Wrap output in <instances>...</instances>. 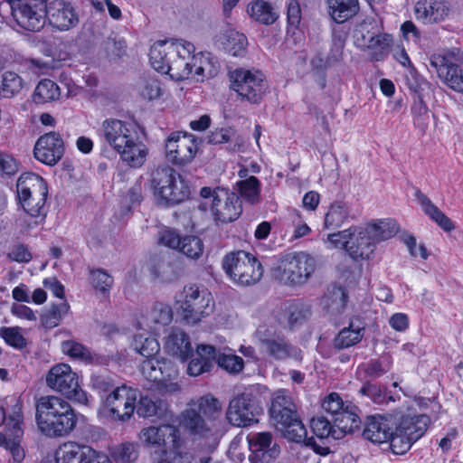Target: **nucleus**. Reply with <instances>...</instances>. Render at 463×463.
<instances>
[{
    "label": "nucleus",
    "mask_w": 463,
    "mask_h": 463,
    "mask_svg": "<svg viewBox=\"0 0 463 463\" xmlns=\"http://www.w3.org/2000/svg\"><path fill=\"white\" fill-rule=\"evenodd\" d=\"M99 137L120 156L128 165L141 167L147 156V148L138 134V126L132 121L109 118L102 122Z\"/></svg>",
    "instance_id": "nucleus-1"
},
{
    "label": "nucleus",
    "mask_w": 463,
    "mask_h": 463,
    "mask_svg": "<svg viewBox=\"0 0 463 463\" xmlns=\"http://www.w3.org/2000/svg\"><path fill=\"white\" fill-rule=\"evenodd\" d=\"M222 405L218 399L205 395L189 404L181 412L179 426L194 440H204L208 447L217 443L216 419L221 415Z\"/></svg>",
    "instance_id": "nucleus-2"
},
{
    "label": "nucleus",
    "mask_w": 463,
    "mask_h": 463,
    "mask_svg": "<svg viewBox=\"0 0 463 463\" xmlns=\"http://www.w3.org/2000/svg\"><path fill=\"white\" fill-rule=\"evenodd\" d=\"M35 419L41 432L51 438L67 436L77 425V416L71 405L55 395L38 399Z\"/></svg>",
    "instance_id": "nucleus-3"
},
{
    "label": "nucleus",
    "mask_w": 463,
    "mask_h": 463,
    "mask_svg": "<svg viewBox=\"0 0 463 463\" xmlns=\"http://www.w3.org/2000/svg\"><path fill=\"white\" fill-rule=\"evenodd\" d=\"M150 185L156 203L163 207L178 205L190 196L188 184L169 165L158 166L152 171Z\"/></svg>",
    "instance_id": "nucleus-4"
},
{
    "label": "nucleus",
    "mask_w": 463,
    "mask_h": 463,
    "mask_svg": "<svg viewBox=\"0 0 463 463\" xmlns=\"http://www.w3.org/2000/svg\"><path fill=\"white\" fill-rule=\"evenodd\" d=\"M16 191L24 212L35 218L34 223L38 225L47 214L45 203L48 187L46 182L38 175L24 174L17 180Z\"/></svg>",
    "instance_id": "nucleus-5"
},
{
    "label": "nucleus",
    "mask_w": 463,
    "mask_h": 463,
    "mask_svg": "<svg viewBox=\"0 0 463 463\" xmlns=\"http://www.w3.org/2000/svg\"><path fill=\"white\" fill-rule=\"evenodd\" d=\"M176 303L182 319L192 326L211 316L214 310L212 293L204 286L198 284L184 286Z\"/></svg>",
    "instance_id": "nucleus-6"
},
{
    "label": "nucleus",
    "mask_w": 463,
    "mask_h": 463,
    "mask_svg": "<svg viewBox=\"0 0 463 463\" xmlns=\"http://www.w3.org/2000/svg\"><path fill=\"white\" fill-rule=\"evenodd\" d=\"M14 401L15 403L8 416L5 415L4 409H0V415L3 417L0 446L9 452L12 457V463H23L25 458V450L21 445L24 435L22 404L18 400L14 399Z\"/></svg>",
    "instance_id": "nucleus-7"
},
{
    "label": "nucleus",
    "mask_w": 463,
    "mask_h": 463,
    "mask_svg": "<svg viewBox=\"0 0 463 463\" xmlns=\"http://www.w3.org/2000/svg\"><path fill=\"white\" fill-rule=\"evenodd\" d=\"M222 268L234 283L249 286L258 282L263 274V268L256 257L244 250L227 254Z\"/></svg>",
    "instance_id": "nucleus-8"
},
{
    "label": "nucleus",
    "mask_w": 463,
    "mask_h": 463,
    "mask_svg": "<svg viewBox=\"0 0 463 463\" xmlns=\"http://www.w3.org/2000/svg\"><path fill=\"white\" fill-rule=\"evenodd\" d=\"M200 195L211 201L210 211L216 222H231L239 218L242 212L239 196L226 188L203 187Z\"/></svg>",
    "instance_id": "nucleus-9"
},
{
    "label": "nucleus",
    "mask_w": 463,
    "mask_h": 463,
    "mask_svg": "<svg viewBox=\"0 0 463 463\" xmlns=\"http://www.w3.org/2000/svg\"><path fill=\"white\" fill-rule=\"evenodd\" d=\"M46 384L69 400L85 405L89 402L87 393L79 384L77 373L67 364L53 365L46 375Z\"/></svg>",
    "instance_id": "nucleus-10"
},
{
    "label": "nucleus",
    "mask_w": 463,
    "mask_h": 463,
    "mask_svg": "<svg viewBox=\"0 0 463 463\" xmlns=\"http://www.w3.org/2000/svg\"><path fill=\"white\" fill-rule=\"evenodd\" d=\"M317 268L316 260L299 251L282 256L278 265L279 279L287 283L301 285L307 281Z\"/></svg>",
    "instance_id": "nucleus-11"
},
{
    "label": "nucleus",
    "mask_w": 463,
    "mask_h": 463,
    "mask_svg": "<svg viewBox=\"0 0 463 463\" xmlns=\"http://www.w3.org/2000/svg\"><path fill=\"white\" fill-rule=\"evenodd\" d=\"M10 10L17 26L28 32L41 31L47 21V4L44 0L15 1Z\"/></svg>",
    "instance_id": "nucleus-12"
},
{
    "label": "nucleus",
    "mask_w": 463,
    "mask_h": 463,
    "mask_svg": "<svg viewBox=\"0 0 463 463\" xmlns=\"http://www.w3.org/2000/svg\"><path fill=\"white\" fill-rule=\"evenodd\" d=\"M138 437L144 444L161 449L165 455L177 452L184 443L180 430L171 424L144 428Z\"/></svg>",
    "instance_id": "nucleus-13"
},
{
    "label": "nucleus",
    "mask_w": 463,
    "mask_h": 463,
    "mask_svg": "<svg viewBox=\"0 0 463 463\" xmlns=\"http://www.w3.org/2000/svg\"><path fill=\"white\" fill-rule=\"evenodd\" d=\"M138 391L122 384L109 392L103 400L104 410L115 420H127L136 410Z\"/></svg>",
    "instance_id": "nucleus-14"
},
{
    "label": "nucleus",
    "mask_w": 463,
    "mask_h": 463,
    "mask_svg": "<svg viewBox=\"0 0 463 463\" xmlns=\"http://www.w3.org/2000/svg\"><path fill=\"white\" fill-rule=\"evenodd\" d=\"M165 157L168 162L177 166L191 163L197 153L194 136L182 133H171L165 143Z\"/></svg>",
    "instance_id": "nucleus-15"
},
{
    "label": "nucleus",
    "mask_w": 463,
    "mask_h": 463,
    "mask_svg": "<svg viewBox=\"0 0 463 463\" xmlns=\"http://www.w3.org/2000/svg\"><path fill=\"white\" fill-rule=\"evenodd\" d=\"M260 408L251 392H243L230 401L226 418L235 427H247L258 420Z\"/></svg>",
    "instance_id": "nucleus-16"
},
{
    "label": "nucleus",
    "mask_w": 463,
    "mask_h": 463,
    "mask_svg": "<svg viewBox=\"0 0 463 463\" xmlns=\"http://www.w3.org/2000/svg\"><path fill=\"white\" fill-rule=\"evenodd\" d=\"M54 460L55 463H111L107 455L72 441L64 442L57 448Z\"/></svg>",
    "instance_id": "nucleus-17"
},
{
    "label": "nucleus",
    "mask_w": 463,
    "mask_h": 463,
    "mask_svg": "<svg viewBox=\"0 0 463 463\" xmlns=\"http://www.w3.org/2000/svg\"><path fill=\"white\" fill-rule=\"evenodd\" d=\"M175 57L167 67L166 74L175 81L193 80L194 45L183 40H175Z\"/></svg>",
    "instance_id": "nucleus-18"
},
{
    "label": "nucleus",
    "mask_w": 463,
    "mask_h": 463,
    "mask_svg": "<svg viewBox=\"0 0 463 463\" xmlns=\"http://www.w3.org/2000/svg\"><path fill=\"white\" fill-rule=\"evenodd\" d=\"M247 441L250 451V459L253 463H269L280 453V448L270 432L250 433L247 436Z\"/></svg>",
    "instance_id": "nucleus-19"
},
{
    "label": "nucleus",
    "mask_w": 463,
    "mask_h": 463,
    "mask_svg": "<svg viewBox=\"0 0 463 463\" xmlns=\"http://www.w3.org/2000/svg\"><path fill=\"white\" fill-rule=\"evenodd\" d=\"M64 143L58 132H49L41 136L33 148L34 157L47 165H56L63 156Z\"/></svg>",
    "instance_id": "nucleus-20"
},
{
    "label": "nucleus",
    "mask_w": 463,
    "mask_h": 463,
    "mask_svg": "<svg viewBox=\"0 0 463 463\" xmlns=\"http://www.w3.org/2000/svg\"><path fill=\"white\" fill-rule=\"evenodd\" d=\"M449 12V5L443 0H419L414 6L415 18L423 24L441 23Z\"/></svg>",
    "instance_id": "nucleus-21"
},
{
    "label": "nucleus",
    "mask_w": 463,
    "mask_h": 463,
    "mask_svg": "<svg viewBox=\"0 0 463 463\" xmlns=\"http://www.w3.org/2000/svg\"><path fill=\"white\" fill-rule=\"evenodd\" d=\"M47 18L51 24L61 31L69 30L79 23L78 14L69 2L52 0L47 5Z\"/></svg>",
    "instance_id": "nucleus-22"
},
{
    "label": "nucleus",
    "mask_w": 463,
    "mask_h": 463,
    "mask_svg": "<svg viewBox=\"0 0 463 463\" xmlns=\"http://www.w3.org/2000/svg\"><path fill=\"white\" fill-rule=\"evenodd\" d=\"M430 66L434 68L438 76L449 87H463L462 71L458 65L455 63L451 52L431 56Z\"/></svg>",
    "instance_id": "nucleus-23"
},
{
    "label": "nucleus",
    "mask_w": 463,
    "mask_h": 463,
    "mask_svg": "<svg viewBox=\"0 0 463 463\" xmlns=\"http://www.w3.org/2000/svg\"><path fill=\"white\" fill-rule=\"evenodd\" d=\"M260 342L263 352L275 360H300L302 358L301 350L292 345L285 337L260 336Z\"/></svg>",
    "instance_id": "nucleus-24"
},
{
    "label": "nucleus",
    "mask_w": 463,
    "mask_h": 463,
    "mask_svg": "<svg viewBox=\"0 0 463 463\" xmlns=\"http://www.w3.org/2000/svg\"><path fill=\"white\" fill-rule=\"evenodd\" d=\"M392 418L390 416L373 415L366 419L363 437L372 443H384L392 437L393 426Z\"/></svg>",
    "instance_id": "nucleus-25"
},
{
    "label": "nucleus",
    "mask_w": 463,
    "mask_h": 463,
    "mask_svg": "<svg viewBox=\"0 0 463 463\" xmlns=\"http://www.w3.org/2000/svg\"><path fill=\"white\" fill-rule=\"evenodd\" d=\"M270 415L279 424L291 420L297 412V406L289 391L285 389L278 390L272 398Z\"/></svg>",
    "instance_id": "nucleus-26"
},
{
    "label": "nucleus",
    "mask_w": 463,
    "mask_h": 463,
    "mask_svg": "<svg viewBox=\"0 0 463 463\" xmlns=\"http://www.w3.org/2000/svg\"><path fill=\"white\" fill-rule=\"evenodd\" d=\"M215 43L224 52L234 57L244 56L248 45L246 36L232 28H226L216 35Z\"/></svg>",
    "instance_id": "nucleus-27"
},
{
    "label": "nucleus",
    "mask_w": 463,
    "mask_h": 463,
    "mask_svg": "<svg viewBox=\"0 0 463 463\" xmlns=\"http://www.w3.org/2000/svg\"><path fill=\"white\" fill-rule=\"evenodd\" d=\"M216 358V348L209 345H199L195 354L187 365V373L190 376H199L209 373L213 367Z\"/></svg>",
    "instance_id": "nucleus-28"
},
{
    "label": "nucleus",
    "mask_w": 463,
    "mask_h": 463,
    "mask_svg": "<svg viewBox=\"0 0 463 463\" xmlns=\"http://www.w3.org/2000/svg\"><path fill=\"white\" fill-rule=\"evenodd\" d=\"M175 41H161L155 43L150 48L149 62L154 70L166 74L167 67L175 57Z\"/></svg>",
    "instance_id": "nucleus-29"
},
{
    "label": "nucleus",
    "mask_w": 463,
    "mask_h": 463,
    "mask_svg": "<svg viewBox=\"0 0 463 463\" xmlns=\"http://www.w3.org/2000/svg\"><path fill=\"white\" fill-rule=\"evenodd\" d=\"M165 352L181 361H186L193 354L189 335L180 329H173L165 338Z\"/></svg>",
    "instance_id": "nucleus-30"
},
{
    "label": "nucleus",
    "mask_w": 463,
    "mask_h": 463,
    "mask_svg": "<svg viewBox=\"0 0 463 463\" xmlns=\"http://www.w3.org/2000/svg\"><path fill=\"white\" fill-rule=\"evenodd\" d=\"M194 67L195 68L193 80L196 82H203L204 80L214 78L220 71V62L211 52H200L194 56Z\"/></svg>",
    "instance_id": "nucleus-31"
},
{
    "label": "nucleus",
    "mask_w": 463,
    "mask_h": 463,
    "mask_svg": "<svg viewBox=\"0 0 463 463\" xmlns=\"http://www.w3.org/2000/svg\"><path fill=\"white\" fill-rule=\"evenodd\" d=\"M414 196L418 203L420 205L423 213L439 227L445 232H450L455 229L453 222L420 189L415 190Z\"/></svg>",
    "instance_id": "nucleus-32"
},
{
    "label": "nucleus",
    "mask_w": 463,
    "mask_h": 463,
    "mask_svg": "<svg viewBox=\"0 0 463 463\" xmlns=\"http://www.w3.org/2000/svg\"><path fill=\"white\" fill-rule=\"evenodd\" d=\"M355 410L356 408L351 403H347V407L333 420L335 428V431H333L334 439H340L347 433H353L359 428L361 420Z\"/></svg>",
    "instance_id": "nucleus-33"
},
{
    "label": "nucleus",
    "mask_w": 463,
    "mask_h": 463,
    "mask_svg": "<svg viewBox=\"0 0 463 463\" xmlns=\"http://www.w3.org/2000/svg\"><path fill=\"white\" fill-rule=\"evenodd\" d=\"M375 244L366 228H356V232L348 249V254L354 260L368 259L373 252Z\"/></svg>",
    "instance_id": "nucleus-34"
},
{
    "label": "nucleus",
    "mask_w": 463,
    "mask_h": 463,
    "mask_svg": "<svg viewBox=\"0 0 463 463\" xmlns=\"http://www.w3.org/2000/svg\"><path fill=\"white\" fill-rule=\"evenodd\" d=\"M327 14L337 24L345 23L359 11L358 0H325Z\"/></svg>",
    "instance_id": "nucleus-35"
},
{
    "label": "nucleus",
    "mask_w": 463,
    "mask_h": 463,
    "mask_svg": "<svg viewBox=\"0 0 463 463\" xmlns=\"http://www.w3.org/2000/svg\"><path fill=\"white\" fill-rule=\"evenodd\" d=\"M228 78L231 85L236 87H242L243 85L248 87L260 86L266 79L264 73L260 70L243 68L229 70Z\"/></svg>",
    "instance_id": "nucleus-36"
},
{
    "label": "nucleus",
    "mask_w": 463,
    "mask_h": 463,
    "mask_svg": "<svg viewBox=\"0 0 463 463\" xmlns=\"http://www.w3.org/2000/svg\"><path fill=\"white\" fill-rule=\"evenodd\" d=\"M158 373L161 374L160 380L156 381L158 387L165 392L171 393L180 391V385L176 382L179 372L172 361L163 357L160 358V371Z\"/></svg>",
    "instance_id": "nucleus-37"
},
{
    "label": "nucleus",
    "mask_w": 463,
    "mask_h": 463,
    "mask_svg": "<svg viewBox=\"0 0 463 463\" xmlns=\"http://www.w3.org/2000/svg\"><path fill=\"white\" fill-rule=\"evenodd\" d=\"M349 218H354L349 204L345 201H335L331 203L325 216V227L326 229H337Z\"/></svg>",
    "instance_id": "nucleus-38"
},
{
    "label": "nucleus",
    "mask_w": 463,
    "mask_h": 463,
    "mask_svg": "<svg viewBox=\"0 0 463 463\" xmlns=\"http://www.w3.org/2000/svg\"><path fill=\"white\" fill-rule=\"evenodd\" d=\"M380 22L373 17L364 19L354 32V44L363 50L371 49Z\"/></svg>",
    "instance_id": "nucleus-39"
},
{
    "label": "nucleus",
    "mask_w": 463,
    "mask_h": 463,
    "mask_svg": "<svg viewBox=\"0 0 463 463\" xmlns=\"http://www.w3.org/2000/svg\"><path fill=\"white\" fill-rule=\"evenodd\" d=\"M429 421L430 419L426 415H418L413 417L406 416L400 420L396 429L398 430H402V433L408 437H414L418 433V440L427 430Z\"/></svg>",
    "instance_id": "nucleus-40"
},
{
    "label": "nucleus",
    "mask_w": 463,
    "mask_h": 463,
    "mask_svg": "<svg viewBox=\"0 0 463 463\" xmlns=\"http://www.w3.org/2000/svg\"><path fill=\"white\" fill-rule=\"evenodd\" d=\"M172 319L171 307L163 303H156L146 316V324L150 330L156 331L159 326L169 325Z\"/></svg>",
    "instance_id": "nucleus-41"
},
{
    "label": "nucleus",
    "mask_w": 463,
    "mask_h": 463,
    "mask_svg": "<svg viewBox=\"0 0 463 463\" xmlns=\"http://www.w3.org/2000/svg\"><path fill=\"white\" fill-rule=\"evenodd\" d=\"M248 13L252 19L263 24H271L277 19L272 6L263 0H257L250 4Z\"/></svg>",
    "instance_id": "nucleus-42"
},
{
    "label": "nucleus",
    "mask_w": 463,
    "mask_h": 463,
    "mask_svg": "<svg viewBox=\"0 0 463 463\" xmlns=\"http://www.w3.org/2000/svg\"><path fill=\"white\" fill-rule=\"evenodd\" d=\"M132 345L134 349L146 359L155 357L160 350L157 340L147 333L137 334L134 336Z\"/></svg>",
    "instance_id": "nucleus-43"
},
{
    "label": "nucleus",
    "mask_w": 463,
    "mask_h": 463,
    "mask_svg": "<svg viewBox=\"0 0 463 463\" xmlns=\"http://www.w3.org/2000/svg\"><path fill=\"white\" fill-rule=\"evenodd\" d=\"M391 369L389 357H382L364 363L357 367V373L361 378H378Z\"/></svg>",
    "instance_id": "nucleus-44"
},
{
    "label": "nucleus",
    "mask_w": 463,
    "mask_h": 463,
    "mask_svg": "<svg viewBox=\"0 0 463 463\" xmlns=\"http://www.w3.org/2000/svg\"><path fill=\"white\" fill-rule=\"evenodd\" d=\"M366 229L375 243L393 237L397 232V225L393 220H380L369 224Z\"/></svg>",
    "instance_id": "nucleus-45"
},
{
    "label": "nucleus",
    "mask_w": 463,
    "mask_h": 463,
    "mask_svg": "<svg viewBox=\"0 0 463 463\" xmlns=\"http://www.w3.org/2000/svg\"><path fill=\"white\" fill-rule=\"evenodd\" d=\"M69 309L70 306L66 301L52 304L41 317L43 326L49 329L56 327L69 312Z\"/></svg>",
    "instance_id": "nucleus-46"
},
{
    "label": "nucleus",
    "mask_w": 463,
    "mask_h": 463,
    "mask_svg": "<svg viewBox=\"0 0 463 463\" xmlns=\"http://www.w3.org/2000/svg\"><path fill=\"white\" fill-rule=\"evenodd\" d=\"M62 352L72 359L84 363H91L93 360L91 352L82 344L74 340H67L61 343Z\"/></svg>",
    "instance_id": "nucleus-47"
},
{
    "label": "nucleus",
    "mask_w": 463,
    "mask_h": 463,
    "mask_svg": "<svg viewBox=\"0 0 463 463\" xmlns=\"http://www.w3.org/2000/svg\"><path fill=\"white\" fill-rule=\"evenodd\" d=\"M239 191L241 195L250 204L257 203L260 201V183L255 176H250L238 183Z\"/></svg>",
    "instance_id": "nucleus-48"
},
{
    "label": "nucleus",
    "mask_w": 463,
    "mask_h": 463,
    "mask_svg": "<svg viewBox=\"0 0 463 463\" xmlns=\"http://www.w3.org/2000/svg\"><path fill=\"white\" fill-rule=\"evenodd\" d=\"M363 337L362 328L355 329L349 327L343 328L334 340V345L337 349L348 348L361 341Z\"/></svg>",
    "instance_id": "nucleus-49"
},
{
    "label": "nucleus",
    "mask_w": 463,
    "mask_h": 463,
    "mask_svg": "<svg viewBox=\"0 0 463 463\" xmlns=\"http://www.w3.org/2000/svg\"><path fill=\"white\" fill-rule=\"evenodd\" d=\"M279 424L283 428L285 437L288 439L294 442H301L305 440L307 437V430L299 420L298 414L295 417H292L291 420H287V422H281Z\"/></svg>",
    "instance_id": "nucleus-50"
},
{
    "label": "nucleus",
    "mask_w": 463,
    "mask_h": 463,
    "mask_svg": "<svg viewBox=\"0 0 463 463\" xmlns=\"http://www.w3.org/2000/svg\"><path fill=\"white\" fill-rule=\"evenodd\" d=\"M418 435L419 434L417 433L414 437H408L402 433V430H398L396 428L394 431L392 430V437L388 439L392 451L397 455L406 453L412 444L417 441Z\"/></svg>",
    "instance_id": "nucleus-51"
},
{
    "label": "nucleus",
    "mask_w": 463,
    "mask_h": 463,
    "mask_svg": "<svg viewBox=\"0 0 463 463\" xmlns=\"http://www.w3.org/2000/svg\"><path fill=\"white\" fill-rule=\"evenodd\" d=\"M74 95H76V93L71 89H67V92L64 95L61 94V89H35L32 99L36 104H44L63 98L68 99Z\"/></svg>",
    "instance_id": "nucleus-52"
},
{
    "label": "nucleus",
    "mask_w": 463,
    "mask_h": 463,
    "mask_svg": "<svg viewBox=\"0 0 463 463\" xmlns=\"http://www.w3.org/2000/svg\"><path fill=\"white\" fill-rule=\"evenodd\" d=\"M0 337H2L8 345L18 350L27 345V341L23 334V328L20 326L1 327Z\"/></svg>",
    "instance_id": "nucleus-53"
},
{
    "label": "nucleus",
    "mask_w": 463,
    "mask_h": 463,
    "mask_svg": "<svg viewBox=\"0 0 463 463\" xmlns=\"http://www.w3.org/2000/svg\"><path fill=\"white\" fill-rule=\"evenodd\" d=\"M215 362L229 373H238L244 367L243 359L233 354H222L216 349Z\"/></svg>",
    "instance_id": "nucleus-54"
},
{
    "label": "nucleus",
    "mask_w": 463,
    "mask_h": 463,
    "mask_svg": "<svg viewBox=\"0 0 463 463\" xmlns=\"http://www.w3.org/2000/svg\"><path fill=\"white\" fill-rule=\"evenodd\" d=\"M111 456L117 462L130 463L138 457L137 445L133 442H124L115 447Z\"/></svg>",
    "instance_id": "nucleus-55"
},
{
    "label": "nucleus",
    "mask_w": 463,
    "mask_h": 463,
    "mask_svg": "<svg viewBox=\"0 0 463 463\" xmlns=\"http://www.w3.org/2000/svg\"><path fill=\"white\" fill-rule=\"evenodd\" d=\"M179 250L188 258L198 259L203 250V241L196 236H184L182 238Z\"/></svg>",
    "instance_id": "nucleus-56"
},
{
    "label": "nucleus",
    "mask_w": 463,
    "mask_h": 463,
    "mask_svg": "<svg viewBox=\"0 0 463 463\" xmlns=\"http://www.w3.org/2000/svg\"><path fill=\"white\" fill-rule=\"evenodd\" d=\"M321 407L327 414L331 415L332 420H335L347 407V403L344 402L338 393L331 392L323 399Z\"/></svg>",
    "instance_id": "nucleus-57"
},
{
    "label": "nucleus",
    "mask_w": 463,
    "mask_h": 463,
    "mask_svg": "<svg viewBox=\"0 0 463 463\" xmlns=\"http://www.w3.org/2000/svg\"><path fill=\"white\" fill-rule=\"evenodd\" d=\"M90 384L101 396L102 400L118 387L114 379L105 374L93 375L90 380Z\"/></svg>",
    "instance_id": "nucleus-58"
},
{
    "label": "nucleus",
    "mask_w": 463,
    "mask_h": 463,
    "mask_svg": "<svg viewBox=\"0 0 463 463\" xmlns=\"http://www.w3.org/2000/svg\"><path fill=\"white\" fill-rule=\"evenodd\" d=\"M356 232V227H350L328 235L327 240L335 248L345 249L348 252L351 241Z\"/></svg>",
    "instance_id": "nucleus-59"
},
{
    "label": "nucleus",
    "mask_w": 463,
    "mask_h": 463,
    "mask_svg": "<svg viewBox=\"0 0 463 463\" xmlns=\"http://www.w3.org/2000/svg\"><path fill=\"white\" fill-rule=\"evenodd\" d=\"M310 427L314 434L319 439L333 438L335 425L325 417L313 418L310 421Z\"/></svg>",
    "instance_id": "nucleus-60"
},
{
    "label": "nucleus",
    "mask_w": 463,
    "mask_h": 463,
    "mask_svg": "<svg viewBox=\"0 0 463 463\" xmlns=\"http://www.w3.org/2000/svg\"><path fill=\"white\" fill-rule=\"evenodd\" d=\"M104 50L109 60L122 58L127 52V43L123 39L109 38L104 43Z\"/></svg>",
    "instance_id": "nucleus-61"
},
{
    "label": "nucleus",
    "mask_w": 463,
    "mask_h": 463,
    "mask_svg": "<svg viewBox=\"0 0 463 463\" xmlns=\"http://www.w3.org/2000/svg\"><path fill=\"white\" fill-rule=\"evenodd\" d=\"M90 280L94 288L102 293L109 291L113 285V278L103 269L91 270Z\"/></svg>",
    "instance_id": "nucleus-62"
},
{
    "label": "nucleus",
    "mask_w": 463,
    "mask_h": 463,
    "mask_svg": "<svg viewBox=\"0 0 463 463\" xmlns=\"http://www.w3.org/2000/svg\"><path fill=\"white\" fill-rule=\"evenodd\" d=\"M140 371L144 377L150 382L156 383V380H160L161 374L158 373L160 371V358L152 357L144 360Z\"/></svg>",
    "instance_id": "nucleus-63"
},
{
    "label": "nucleus",
    "mask_w": 463,
    "mask_h": 463,
    "mask_svg": "<svg viewBox=\"0 0 463 463\" xmlns=\"http://www.w3.org/2000/svg\"><path fill=\"white\" fill-rule=\"evenodd\" d=\"M345 45V36L342 33H334L330 45V52L327 57L328 61H338L343 57V51Z\"/></svg>",
    "instance_id": "nucleus-64"
}]
</instances>
